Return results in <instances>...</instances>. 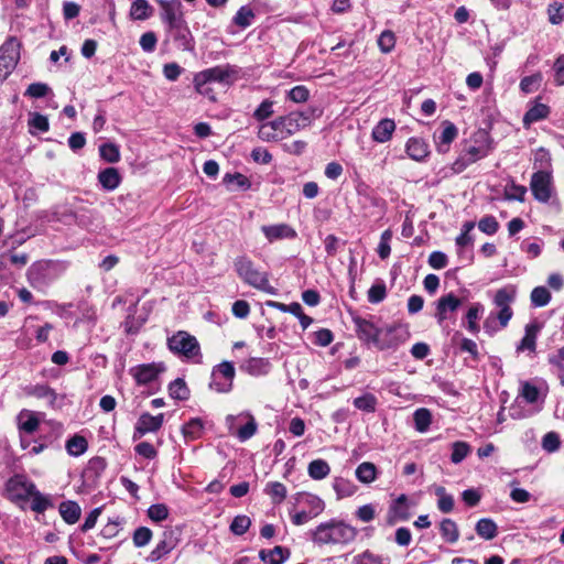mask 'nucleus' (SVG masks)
Instances as JSON below:
<instances>
[{
    "label": "nucleus",
    "instance_id": "obj_1",
    "mask_svg": "<svg viewBox=\"0 0 564 564\" xmlns=\"http://www.w3.org/2000/svg\"><path fill=\"white\" fill-rule=\"evenodd\" d=\"M308 123V117L302 112H291L270 122L262 123L258 137L265 142L289 138Z\"/></svg>",
    "mask_w": 564,
    "mask_h": 564
},
{
    "label": "nucleus",
    "instance_id": "obj_2",
    "mask_svg": "<svg viewBox=\"0 0 564 564\" xmlns=\"http://www.w3.org/2000/svg\"><path fill=\"white\" fill-rule=\"evenodd\" d=\"M517 296V288L514 285H506L496 291L494 304L498 308L497 313H490L484 323V328L488 334H494L498 329L508 326L512 318L513 312L511 304Z\"/></svg>",
    "mask_w": 564,
    "mask_h": 564
},
{
    "label": "nucleus",
    "instance_id": "obj_3",
    "mask_svg": "<svg viewBox=\"0 0 564 564\" xmlns=\"http://www.w3.org/2000/svg\"><path fill=\"white\" fill-rule=\"evenodd\" d=\"M357 529L344 521L332 519L319 523L312 531V541L316 544H347L357 536Z\"/></svg>",
    "mask_w": 564,
    "mask_h": 564
},
{
    "label": "nucleus",
    "instance_id": "obj_4",
    "mask_svg": "<svg viewBox=\"0 0 564 564\" xmlns=\"http://www.w3.org/2000/svg\"><path fill=\"white\" fill-rule=\"evenodd\" d=\"M237 274L249 285L268 294H275L276 290L269 283L268 274L259 271L252 261L246 257H240L235 261Z\"/></svg>",
    "mask_w": 564,
    "mask_h": 564
},
{
    "label": "nucleus",
    "instance_id": "obj_5",
    "mask_svg": "<svg viewBox=\"0 0 564 564\" xmlns=\"http://www.w3.org/2000/svg\"><path fill=\"white\" fill-rule=\"evenodd\" d=\"M226 425L228 432L235 435L240 442H246L251 438L258 430L256 419L248 411H243L237 415H227Z\"/></svg>",
    "mask_w": 564,
    "mask_h": 564
},
{
    "label": "nucleus",
    "instance_id": "obj_6",
    "mask_svg": "<svg viewBox=\"0 0 564 564\" xmlns=\"http://www.w3.org/2000/svg\"><path fill=\"white\" fill-rule=\"evenodd\" d=\"M481 140H475L473 143L465 147L460 155L453 163L452 170L455 173H462L470 164L486 158L490 152V147L484 134L480 135Z\"/></svg>",
    "mask_w": 564,
    "mask_h": 564
},
{
    "label": "nucleus",
    "instance_id": "obj_7",
    "mask_svg": "<svg viewBox=\"0 0 564 564\" xmlns=\"http://www.w3.org/2000/svg\"><path fill=\"white\" fill-rule=\"evenodd\" d=\"M232 73L234 70L228 65L204 69L195 74L194 87L198 94L209 96L210 89L207 84L212 82L227 84Z\"/></svg>",
    "mask_w": 564,
    "mask_h": 564
},
{
    "label": "nucleus",
    "instance_id": "obj_8",
    "mask_svg": "<svg viewBox=\"0 0 564 564\" xmlns=\"http://www.w3.org/2000/svg\"><path fill=\"white\" fill-rule=\"evenodd\" d=\"M21 44L17 37H9L0 46V80H4L15 68L20 59Z\"/></svg>",
    "mask_w": 564,
    "mask_h": 564
},
{
    "label": "nucleus",
    "instance_id": "obj_9",
    "mask_svg": "<svg viewBox=\"0 0 564 564\" xmlns=\"http://www.w3.org/2000/svg\"><path fill=\"white\" fill-rule=\"evenodd\" d=\"M235 376L234 365L223 361L213 368L209 387L218 393H228L232 389Z\"/></svg>",
    "mask_w": 564,
    "mask_h": 564
},
{
    "label": "nucleus",
    "instance_id": "obj_10",
    "mask_svg": "<svg viewBox=\"0 0 564 564\" xmlns=\"http://www.w3.org/2000/svg\"><path fill=\"white\" fill-rule=\"evenodd\" d=\"M169 348L188 359L199 356L200 352L197 339L186 332H177L169 338Z\"/></svg>",
    "mask_w": 564,
    "mask_h": 564
},
{
    "label": "nucleus",
    "instance_id": "obj_11",
    "mask_svg": "<svg viewBox=\"0 0 564 564\" xmlns=\"http://www.w3.org/2000/svg\"><path fill=\"white\" fill-rule=\"evenodd\" d=\"M35 488V484L23 475H15L11 477L6 485L8 496L12 501L29 499Z\"/></svg>",
    "mask_w": 564,
    "mask_h": 564
},
{
    "label": "nucleus",
    "instance_id": "obj_12",
    "mask_svg": "<svg viewBox=\"0 0 564 564\" xmlns=\"http://www.w3.org/2000/svg\"><path fill=\"white\" fill-rule=\"evenodd\" d=\"M357 337L366 343L379 347L380 337L383 334L382 328L377 326L372 319L356 316L352 318Z\"/></svg>",
    "mask_w": 564,
    "mask_h": 564
},
{
    "label": "nucleus",
    "instance_id": "obj_13",
    "mask_svg": "<svg viewBox=\"0 0 564 564\" xmlns=\"http://www.w3.org/2000/svg\"><path fill=\"white\" fill-rule=\"evenodd\" d=\"M161 18L169 29H181L184 24L182 3L178 0H159Z\"/></svg>",
    "mask_w": 564,
    "mask_h": 564
},
{
    "label": "nucleus",
    "instance_id": "obj_14",
    "mask_svg": "<svg viewBox=\"0 0 564 564\" xmlns=\"http://www.w3.org/2000/svg\"><path fill=\"white\" fill-rule=\"evenodd\" d=\"M530 188L534 198L541 203H547L552 195V176L550 172H535L530 182Z\"/></svg>",
    "mask_w": 564,
    "mask_h": 564
},
{
    "label": "nucleus",
    "instance_id": "obj_15",
    "mask_svg": "<svg viewBox=\"0 0 564 564\" xmlns=\"http://www.w3.org/2000/svg\"><path fill=\"white\" fill-rule=\"evenodd\" d=\"M165 371V366L162 362L142 364L130 368L129 373L133 377L137 384L143 386L151 383Z\"/></svg>",
    "mask_w": 564,
    "mask_h": 564
},
{
    "label": "nucleus",
    "instance_id": "obj_16",
    "mask_svg": "<svg viewBox=\"0 0 564 564\" xmlns=\"http://www.w3.org/2000/svg\"><path fill=\"white\" fill-rule=\"evenodd\" d=\"M383 334L380 337L378 349L384 350L406 341L410 333L405 326L391 325L382 328Z\"/></svg>",
    "mask_w": 564,
    "mask_h": 564
},
{
    "label": "nucleus",
    "instance_id": "obj_17",
    "mask_svg": "<svg viewBox=\"0 0 564 564\" xmlns=\"http://www.w3.org/2000/svg\"><path fill=\"white\" fill-rule=\"evenodd\" d=\"M460 305L462 301L454 293L441 296L436 302L435 318L437 323L442 325L448 318V315L456 312Z\"/></svg>",
    "mask_w": 564,
    "mask_h": 564
},
{
    "label": "nucleus",
    "instance_id": "obj_18",
    "mask_svg": "<svg viewBox=\"0 0 564 564\" xmlns=\"http://www.w3.org/2000/svg\"><path fill=\"white\" fill-rule=\"evenodd\" d=\"M26 393L36 399L45 400L47 404L53 409L62 408L65 399L64 395L57 394L55 390L46 384L32 386L28 389Z\"/></svg>",
    "mask_w": 564,
    "mask_h": 564
},
{
    "label": "nucleus",
    "instance_id": "obj_19",
    "mask_svg": "<svg viewBox=\"0 0 564 564\" xmlns=\"http://www.w3.org/2000/svg\"><path fill=\"white\" fill-rule=\"evenodd\" d=\"M261 231L270 243L297 237L296 230L288 224L264 225L261 227Z\"/></svg>",
    "mask_w": 564,
    "mask_h": 564
},
{
    "label": "nucleus",
    "instance_id": "obj_20",
    "mask_svg": "<svg viewBox=\"0 0 564 564\" xmlns=\"http://www.w3.org/2000/svg\"><path fill=\"white\" fill-rule=\"evenodd\" d=\"M164 421V414L160 413L158 415H151L149 413H143L135 425L134 438L137 435L143 436L147 433L156 432L161 429Z\"/></svg>",
    "mask_w": 564,
    "mask_h": 564
},
{
    "label": "nucleus",
    "instance_id": "obj_21",
    "mask_svg": "<svg viewBox=\"0 0 564 564\" xmlns=\"http://www.w3.org/2000/svg\"><path fill=\"white\" fill-rule=\"evenodd\" d=\"M240 369L253 377L265 376L271 369V364L265 358L251 357L243 361Z\"/></svg>",
    "mask_w": 564,
    "mask_h": 564
},
{
    "label": "nucleus",
    "instance_id": "obj_22",
    "mask_svg": "<svg viewBox=\"0 0 564 564\" xmlns=\"http://www.w3.org/2000/svg\"><path fill=\"white\" fill-rule=\"evenodd\" d=\"M395 131V122L392 119H381L372 129L371 138L378 143H386L391 140Z\"/></svg>",
    "mask_w": 564,
    "mask_h": 564
},
{
    "label": "nucleus",
    "instance_id": "obj_23",
    "mask_svg": "<svg viewBox=\"0 0 564 564\" xmlns=\"http://www.w3.org/2000/svg\"><path fill=\"white\" fill-rule=\"evenodd\" d=\"M408 155L417 162L423 161L429 155L427 144L419 138H410L405 144Z\"/></svg>",
    "mask_w": 564,
    "mask_h": 564
},
{
    "label": "nucleus",
    "instance_id": "obj_24",
    "mask_svg": "<svg viewBox=\"0 0 564 564\" xmlns=\"http://www.w3.org/2000/svg\"><path fill=\"white\" fill-rule=\"evenodd\" d=\"M457 133V128L452 122L445 121L443 123V130L438 137L437 151L446 153L449 150V144L456 139Z\"/></svg>",
    "mask_w": 564,
    "mask_h": 564
},
{
    "label": "nucleus",
    "instance_id": "obj_25",
    "mask_svg": "<svg viewBox=\"0 0 564 564\" xmlns=\"http://www.w3.org/2000/svg\"><path fill=\"white\" fill-rule=\"evenodd\" d=\"M290 556V551L282 546H274L272 550H261L259 557L267 564H282Z\"/></svg>",
    "mask_w": 564,
    "mask_h": 564
},
{
    "label": "nucleus",
    "instance_id": "obj_26",
    "mask_svg": "<svg viewBox=\"0 0 564 564\" xmlns=\"http://www.w3.org/2000/svg\"><path fill=\"white\" fill-rule=\"evenodd\" d=\"M550 113L549 106L541 104V102H534L529 110L525 112L523 117V124L524 127H530L532 123L543 120L547 118Z\"/></svg>",
    "mask_w": 564,
    "mask_h": 564
},
{
    "label": "nucleus",
    "instance_id": "obj_27",
    "mask_svg": "<svg viewBox=\"0 0 564 564\" xmlns=\"http://www.w3.org/2000/svg\"><path fill=\"white\" fill-rule=\"evenodd\" d=\"M297 503L303 505L313 516H318L324 511L325 502L312 494H299Z\"/></svg>",
    "mask_w": 564,
    "mask_h": 564
},
{
    "label": "nucleus",
    "instance_id": "obj_28",
    "mask_svg": "<svg viewBox=\"0 0 564 564\" xmlns=\"http://www.w3.org/2000/svg\"><path fill=\"white\" fill-rule=\"evenodd\" d=\"M58 511L63 520L68 524L76 523L82 513L79 505L72 500L62 502L58 507Z\"/></svg>",
    "mask_w": 564,
    "mask_h": 564
},
{
    "label": "nucleus",
    "instance_id": "obj_29",
    "mask_svg": "<svg viewBox=\"0 0 564 564\" xmlns=\"http://www.w3.org/2000/svg\"><path fill=\"white\" fill-rule=\"evenodd\" d=\"M18 426L20 431L32 434L39 429L40 420L34 412L23 410L18 415Z\"/></svg>",
    "mask_w": 564,
    "mask_h": 564
},
{
    "label": "nucleus",
    "instance_id": "obj_30",
    "mask_svg": "<svg viewBox=\"0 0 564 564\" xmlns=\"http://www.w3.org/2000/svg\"><path fill=\"white\" fill-rule=\"evenodd\" d=\"M98 181L105 189L113 191L120 185L121 176L117 169L107 167L99 172Z\"/></svg>",
    "mask_w": 564,
    "mask_h": 564
},
{
    "label": "nucleus",
    "instance_id": "obj_31",
    "mask_svg": "<svg viewBox=\"0 0 564 564\" xmlns=\"http://www.w3.org/2000/svg\"><path fill=\"white\" fill-rule=\"evenodd\" d=\"M482 312H484V306L480 303H473L469 306V308L465 315V318L467 322L466 328L468 329L469 333H471L474 335L479 333L480 327L478 324V319L480 318Z\"/></svg>",
    "mask_w": 564,
    "mask_h": 564
},
{
    "label": "nucleus",
    "instance_id": "obj_32",
    "mask_svg": "<svg viewBox=\"0 0 564 564\" xmlns=\"http://www.w3.org/2000/svg\"><path fill=\"white\" fill-rule=\"evenodd\" d=\"M389 514L393 520H406L409 518V505L405 495H401L393 501L390 506Z\"/></svg>",
    "mask_w": 564,
    "mask_h": 564
},
{
    "label": "nucleus",
    "instance_id": "obj_33",
    "mask_svg": "<svg viewBox=\"0 0 564 564\" xmlns=\"http://www.w3.org/2000/svg\"><path fill=\"white\" fill-rule=\"evenodd\" d=\"M477 534L485 540H492L498 534V527L494 520L489 518L480 519L475 527Z\"/></svg>",
    "mask_w": 564,
    "mask_h": 564
},
{
    "label": "nucleus",
    "instance_id": "obj_34",
    "mask_svg": "<svg viewBox=\"0 0 564 564\" xmlns=\"http://www.w3.org/2000/svg\"><path fill=\"white\" fill-rule=\"evenodd\" d=\"M355 475L360 482L371 484L377 479V467L370 462H364L356 468Z\"/></svg>",
    "mask_w": 564,
    "mask_h": 564
},
{
    "label": "nucleus",
    "instance_id": "obj_35",
    "mask_svg": "<svg viewBox=\"0 0 564 564\" xmlns=\"http://www.w3.org/2000/svg\"><path fill=\"white\" fill-rule=\"evenodd\" d=\"M441 535L447 543H456L459 538L458 527L452 519H444L440 523Z\"/></svg>",
    "mask_w": 564,
    "mask_h": 564
},
{
    "label": "nucleus",
    "instance_id": "obj_36",
    "mask_svg": "<svg viewBox=\"0 0 564 564\" xmlns=\"http://www.w3.org/2000/svg\"><path fill=\"white\" fill-rule=\"evenodd\" d=\"M307 473L311 478L322 480L329 475L330 467L324 459H314L308 464Z\"/></svg>",
    "mask_w": 564,
    "mask_h": 564
},
{
    "label": "nucleus",
    "instance_id": "obj_37",
    "mask_svg": "<svg viewBox=\"0 0 564 564\" xmlns=\"http://www.w3.org/2000/svg\"><path fill=\"white\" fill-rule=\"evenodd\" d=\"M415 430L425 433L432 423V413L426 408H420L413 413Z\"/></svg>",
    "mask_w": 564,
    "mask_h": 564
},
{
    "label": "nucleus",
    "instance_id": "obj_38",
    "mask_svg": "<svg viewBox=\"0 0 564 564\" xmlns=\"http://www.w3.org/2000/svg\"><path fill=\"white\" fill-rule=\"evenodd\" d=\"M333 488L338 499L351 497L357 491V486L345 478H336L334 480Z\"/></svg>",
    "mask_w": 564,
    "mask_h": 564
},
{
    "label": "nucleus",
    "instance_id": "obj_39",
    "mask_svg": "<svg viewBox=\"0 0 564 564\" xmlns=\"http://www.w3.org/2000/svg\"><path fill=\"white\" fill-rule=\"evenodd\" d=\"M152 14V8L147 0H135L130 8V17L133 20H145Z\"/></svg>",
    "mask_w": 564,
    "mask_h": 564
},
{
    "label": "nucleus",
    "instance_id": "obj_40",
    "mask_svg": "<svg viewBox=\"0 0 564 564\" xmlns=\"http://www.w3.org/2000/svg\"><path fill=\"white\" fill-rule=\"evenodd\" d=\"M264 492L271 498L273 503H281L288 494L286 487L279 481L267 484Z\"/></svg>",
    "mask_w": 564,
    "mask_h": 564
},
{
    "label": "nucleus",
    "instance_id": "obj_41",
    "mask_svg": "<svg viewBox=\"0 0 564 564\" xmlns=\"http://www.w3.org/2000/svg\"><path fill=\"white\" fill-rule=\"evenodd\" d=\"M254 19V12L249 6H242L235 14L232 22L240 29L250 26Z\"/></svg>",
    "mask_w": 564,
    "mask_h": 564
},
{
    "label": "nucleus",
    "instance_id": "obj_42",
    "mask_svg": "<svg viewBox=\"0 0 564 564\" xmlns=\"http://www.w3.org/2000/svg\"><path fill=\"white\" fill-rule=\"evenodd\" d=\"M378 400L372 393H365L354 400V405L356 409L367 412L373 413L377 409Z\"/></svg>",
    "mask_w": 564,
    "mask_h": 564
},
{
    "label": "nucleus",
    "instance_id": "obj_43",
    "mask_svg": "<svg viewBox=\"0 0 564 564\" xmlns=\"http://www.w3.org/2000/svg\"><path fill=\"white\" fill-rule=\"evenodd\" d=\"M538 328L534 325L525 326V335L517 347L518 351L530 350L534 351L536 341Z\"/></svg>",
    "mask_w": 564,
    "mask_h": 564
},
{
    "label": "nucleus",
    "instance_id": "obj_44",
    "mask_svg": "<svg viewBox=\"0 0 564 564\" xmlns=\"http://www.w3.org/2000/svg\"><path fill=\"white\" fill-rule=\"evenodd\" d=\"M435 495L437 496V508L444 513H448L454 509V498L452 495L446 492V489L442 486L435 488Z\"/></svg>",
    "mask_w": 564,
    "mask_h": 564
},
{
    "label": "nucleus",
    "instance_id": "obj_45",
    "mask_svg": "<svg viewBox=\"0 0 564 564\" xmlns=\"http://www.w3.org/2000/svg\"><path fill=\"white\" fill-rule=\"evenodd\" d=\"M88 444L84 436L75 435L66 443L67 453L72 456H80L87 451Z\"/></svg>",
    "mask_w": 564,
    "mask_h": 564
},
{
    "label": "nucleus",
    "instance_id": "obj_46",
    "mask_svg": "<svg viewBox=\"0 0 564 564\" xmlns=\"http://www.w3.org/2000/svg\"><path fill=\"white\" fill-rule=\"evenodd\" d=\"M170 397L176 400H186L189 397V390L185 381L181 378L175 379L169 386Z\"/></svg>",
    "mask_w": 564,
    "mask_h": 564
},
{
    "label": "nucleus",
    "instance_id": "obj_47",
    "mask_svg": "<svg viewBox=\"0 0 564 564\" xmlns=\"http://www.w3.org/2000/svg\"><path fill=\"white\" fill-rule=\"evenodd\" d=\"M30 498L32 499L31 509L34 512L43 513L45 510L53 506L50 498L41 494L36 488L34 489V492L30 496Z\"/></svg>",
    "mask_w": 564,
    "mask_h": 564
},
{
    "label": "nucleus",
    "instance_id": "obj_48",
    "mask_svg": "<svg viewBox=\"0 0 564 564\" xmlns=\"http://www.w3.org/2000/svg\"><path fill=\"white\" fill-rule=\"evenodd\" d=\"M29 127H30V132L32 134H34L36 131L37 132H47L50 129L48 119H47V117H45L41 113H37V112L30 113Z\"/></svg>",
    "mask_w": 564,
    "mask_h": 564
},
{
    "label": "nucleus",
    "instance_id": "obj_49",
    "mask_svg": "<svg viewBox=\"0 0 564 564\" xmlns=\"http://www.w3.org/2000/svg\"><path fill=\"white\" fill-rule=\"evenodd\" d=\"M530 300L533 306L543 307L551 301V293L545 286H536L532 290Z\"/></svg>",
    "mask_w": 564,
    "mask_h": 564
},
{
    "label": "nucleus",
    "instance_id": "obj_50",
    "mask_svg": "<svg viewBox=\"0 0 564 564\" xmlns=\"http://www.w3.org/2000/svg\"><path fill=\"white\" fill-rule=\"evenodd\" d=\"M204 424L200 419H192L182 427L183 435L188 440H196L203 434Z\"/></svg>",
    "mask_w": 564,
    "mask_h": 564
},
{
    "label": "nucleus",
    "instance_id": "obj_51",
    "mask_svg": "<svg viewBox=\"0 0 564 564\" xmlns=\"http://www.w3.org/2000/svg\"><path fill=\"white\" fill-rule=\"evenodd\" d=\"M543 76L541 73H535L530 76H525L520 82V89L524 94H531L536 91L542 83Z\"/></svg>",
    "mask_w": 564,
    "mask_h": 564
},
{
    "label": "nucleus",
    "instance_id": "obj_52",
    "mask_svg": "<svg viewBox=\"0 0 564 564\" xmlns=\"http://www.w3.org/2000/svg\"><path fill=\"white\" fill-rule=\"evenodd\" d=\"M377 42H378L379 50L383 54H388V53L392 52V50L394 48L397 39L392 31L386 30L379 35Z\"/></svg>",
    "mask_w": 564,
    "mask_h": 564
},
{
    "label": "nucleus",
    "instance_id": "obj_53",
    "mask_svg": "<svg viewBox=\"0 0 564 564\" xmlns=\"http://www.w3.org/2000/svg\"><path fill=\"white\" fill-rule=\"evenodd\" d=\"M175 544L173 541L162 540L160 541L156 546L152 550V552L149 555V560L151 562H156L160 558H162L164 555L169 554L173 549Z\"/></svg>",
    "mask_w": 564,
    "mask_h": 564
},
{
    "label": "nucleus",
    "instance_id": "obj_54",
    "mask_svg": "<svg viewBox=\"0 0 564 564\" xmlns=\"http://www.w3.org/2000/svg\"><path fill=\"white\" fill-rule=\"evenodd\" d=\"M100 156L109 162L116 163L120 160L119 148L115 143H104L99 147Z\"/></svg>",
    "mask_w": 564,
    "mask_h": 564
},
{
    "label": "nucleus",
    "instance_id": "obj_55",
    "mask_svg": "<svg viewBox=\"0 0 564 564\" xmlns=\"http://www.w3.org/2000/svg\"><path fill=\"white\" fill-rule=\"evenodd\" d=\"M474 221L464 223V225L462 226L460 235L456 237V245L458 248H464L466 246L473 245L474 239L470 232L474 229Z\"/></svg>",
    "mask_w": 564,
    "mask_h": 564
},
{
    "label": "nucleus",
    "instance_id": "obj_56",
    "mask_svg": "<svg viewBox=\"0 0 564 564\" xmlns=\"http://www.w3.org/2000/svg\"><path fill=\"white\" fill-rule=\"evenodd\" d=\"M171 31L174 32L175 40L181 43V45L184 50L193 48L191 32H189L185 21L181 29H171Z\"/></svg>",
    "mask_w": 564,
    "mask_h": 564
},
{
    "label": "nucleus",
    "instance_id": "obj_57",
    "mask_svg": "<svg viewBox=\"0 0 564 564\" xmlns=\"http://www.w3.org/2000/svg\"><path fill=\"white\" fill-rule=\"evenodd\" d=\"M250 525H251L250 518L245 514H241V516H237L234 518V520L230 524V530L236 535H242L248 531Z\"/></svg>",
    "mask_w": 564,
    "mask_h": 564
},
{
    "label": "nucleus",
    "instance_id": "obj_58",
    "mask_svg": "<svg viewBox=\"0 0 564 564\" xmlns=\"http://www.w3.org/2000/svg\"><path fill=\"white\" fill-rule=\"evenodd\" d=\"M542 448L547 453L556 452L561 446L560 435L556 432H547L542 438Z\"/></svg>",
    "mask_w": 564,
    "mask_h": 564
},
{
    "label": "nucleus",
    "instance_id": "obj_59",
    "mask_svg": "<svg viewBox=\"0 0 564 564\" xmlns=\"http://www.w3.org/2000/svg\"><path fill=\"white\" fill-rule=\"evenodd\" d=\"M470 452V446L465 442H455L453 444V452L451 455V460L454 464H459L463 459L467 457Z\"/></svg>",
    "mask_w": 564,
    "mask_h": 564
},
{
    "label": "nucleus",
    "instance_id": "obj_60",
    "mask_svg": "<svg viewBox=\"0 0 564 564\" xmlns=\"http://www.w3.org/2000/svg\"><path fill=\"white\" fill-rule=\"evenodd\" d=\"M392 239V231L390 229L384 230L381 234L380 242L378 246V254L381 259H387L390 256L391 247L390 241Z\"/></svg>",
    "mask_w": 564,
    "mask_h": 564
},
{
    "label": "nucleus",
    "instance_id": "obj_61",
    "mask_svg": "<svg viewBox=\"0 0 564 564\" xmlns=\"http://www.w3.org/2000/svg\"><path fill=\"white\" fill-rule=\"evenodd\" d=\"M223 182L227 185L234 184L237 187L243 188V189H248L251 185L248 177L240 173H235V174L227 173V174H225Z\"/></svg>",
    "mask_w": 564,
    "mask_h": 564
},
{
    "label": "nucleus",
    "instance_id": "obj_62",
    "mask_svg": "<svg viewBox=\"0 0 564 564\" xmlns=\"http://www.w3.org/2000/svg\"><path fill=\"white\" fill-rule=\"evenodd\" d=\"M478 228L486 235H495L499 229V223L494 216L482 217L478 223Z\"/></svg>",
    "mask_w": 564,
    "mask_h": 564
},
{
    "label": "nucleus",
    "instance_id": "obj_63",
    "mask_svg": "<svg viewBox=\"0 0 564 564\" xmlns=\"http://www.w3.org/2000/svg\"><path fill=\"white\" fill-rule=\"evenodd\" d=\"M152 539V531L147 527L138 528L133 533V543L137 547L145 546Z\"/></svg>",
    "mask_w": 564,
    "mask_h": 564
},
{
    "label": "nucleus",
    "instance_id": "obj_64",
    "mask_svg": "<svg viewBox=\"0 0 564 564\" xmlns=\"http://www.w3.org/2000/svg\"><path fill=\"white\" fill-rule=\"evenodd\" d=\"M520 394L528 403L533 404L538 402L540 391L535 386L531 384L530 382H523Z\"/></svg>",
    "mask_w": 564,
    "mask_h": 564
}]
</instances>
